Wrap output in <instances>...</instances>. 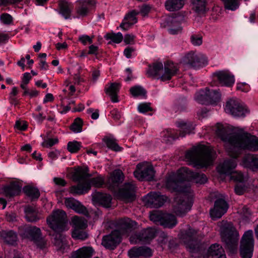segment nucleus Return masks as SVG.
I'll list each match as a JSON object with an SVG mask.
<instances>
[{"label": "nucleus", "mask_w": 258, "mask_h": 258, "mask_svg": "<svg viewBox=\"0 0 258 258\" xmlns=\"http://www.w3.org/2000/svg\"><path fill=\"white\" fill-rule=\"evenodd\" d=\"M183 172L178 170L176 174H172L167 177L165 186L167 189L172 192L187 193L190 187L186 183L188 181V176L197 183L204 184L208 180L204 173L194 172L187 168H183Z\"/></svg>", "instance_id": "nucleus-1"}, {"label": "nucleus", "mask_w": 258, "mask_h": 258, "mask_svg": "<svg viewBox=\"0 0 258 258\" xmlns=\"http://www.w3.org/2000/svg\"><path fill=\"white\" fill-rule=\"evenodd\" d=\"M217 135L224 142L229 144L227 151L229 156L233 159H237L246 150L258 151V138L242 140L236 135H230L227 133L225 127L221 125L216 130Z\"/></svg>", "instance_id": "nucleus-2"}, {"label": "nucleus", "mask_w": 258, "mask_h": 258, "mask_svg": "<svg viewBox=\"0 0 258 258\" xmlns=\"http://www.w3.org/2000/svg\"><path fill=\"white\" fill-rule=\"evenodd\" d=\"M185 156L194 167L203 168L213 165L216 157V153L210 147L200 145L187 151Z\"/></svg>", "instance_id": "nucleus-3"}, {"label": "nucleus", "mask_w": 258, "mask_h": 258, "mask_svg": "<svg viewBox=\"0 0 258 258\" xmlns=\"http://www.w3.org/2000/svg\"><path fill=\"white\" fill-rule=\"evenodd\" d=\"M66 213L62 210H56L53 212L52 215L47 218V222L50 227L56 233L54 237V243L59 247H62L64 244V236L62 232L65 229L67 224Z\"/></svg>", "instance_id": "nucleus-4"}, {"label": "nucleus", "mask_w": 258, "mask_h": 258, "mask_svg": "<svg viewBox=\"0 0 258 258\" xmlns=\"http://www.w3.org/2000/svg\"><path fill=\"white\" fill-rule=\"evenodd\" d=\"M220 234L225 248L230 252L235 253L237 248L239 235L233 224L230 222L223 223L220 227Z\"/></svg>", "instance_id": "nucleus-5"}, {"label": "nucleus", "mask_w": 258, "mask_h": 258, "mask_svg": "<svg viewBox=\"0 0 258 258\" xmlns=\"http://www.w3.org/2000/svg\"><path fill=\"white\" fill-rule=\"evenodd\" d=\"M74 171L72 173V176L74 181L78 182L76 185H72L70 187V192L74 195H81L88 192L91 189L90 183L89 181L84 180V177H90L91 175L88 172L89 168L85 167L82 168L80 166L74 168Z\"/></svg>", "instance_id": "nucleus-6"}, {"label": "nucleus", "mask_w": 258, "mask_h": 258, "mask_svg": "<svg viewBox=\"0 0 258 258\" xmlns=\"http://www.w3.org/2000/svg\"><path fill=\"white\" fill-rule=\"evenodd\" d=\"M221 96L219 90L206 87L197 92L195 98L198 103L202 104H216L220 101Z\"/></svg>", "instance_id": "nucleus-7"}, {"label": "nucleus", "mask_w": 258, "mask_h": 258, "mask_svg": "<svg viewBox=\"0 0 258 258\" xmlns=\"http://www.w3.org/2000/svg\"><path fill=\"white\" fill-rule=\"evenodd\" d=\"M254 249L253 231L248 230L245 231L240 240L239 254L241 258H251Z\"/></svg>", "instance_id": "nucleus-8"}, {"label": "nucleus", "mask_w": 258, "mask_h": 258, "mask_svg": "<svg viewBox=\"0 0 258 258\" xmlns=\"http://www.w3.org/2000/svg\"><path fill=\"white\" fill-rule=\"evenodd\" d=\"M182 61L195 70L203 68L208 64L207 58L205 55L197 54L193 51H190L185 54L182 58Z\"/></svg>", "instance_id": "nucleus-9"}, {"label": "nucleus", "mask_w": 258, "mask_h": 258, "mask_svg": "<svg viewBox=\"0 0 258 258\" xmlns=\"http://www.w3.org/2000/svg\"><path fill=\"white\" fill-rule=\"evenodd\" d=\"M25 237L29 239L40 249H43L46 246V242L42 237L41 229L36 226H28L24 229Z\"/></svg>", "instance_id": "nucleus-10"}, {"label": "nucleus", "mask_w": 258, "mask_h": 258, "mask_svg": "<svg viewBox=\"0 0 258 258\" xmlns=\"http://www.w3.org/2000/svg\"><path fill=\"white\" fill-rule=\"evenodd\" d=\"M151 220L158 222L164 228H172L176 226L177 221L176 217L168 213H152Z\"/></svg>", "instance_id": "nucleus-11"}, {"label": "nucleus", "mask_w": 258, "mask_h": 258, "mask_svg": "<svg viewBox=\"0 0 258 258\" xmlns=\"http://www.w3.org/2000/svg\"><path fill=\"white\" fill-rule=\"evenodd\" d=\"M73 230L72 236L76 239L85 240L88 237V234L85 231L87 225L85 222L77 216L73 217L72 220Z\"/></svg>", "instance_id": "nucleus-12"}, {"label": "nucleus", "mask_w": 258, "mask_h": 258, "mask_svg": "<svg viewBox=\"0 0 258 258\" xmlns=\"http://www.w3.org/2000/svg\"><path fill=\"white\" fill-rule=\"evenodd\" d=\"M225 109L233 116L238 117L245 116L247 111L239 100L235 99H230L227 101Z\"/></svg>", "instance_id": "nucleus-13"}, {"label": "nucleus", "mask_w": 258, "mask_h": 258, "mask_svg": "<svg viewBox=\"0 0 258 258\" xmlns=\"http://www.w3.org/2000/svg\"><path fill=\"white\" fill-rule=\"evenodd\" d=\"M229 204L224 198H217L214 204V207L210 210V215L213 219H219L227 211Z\"/></svg>", "instance_id": "nucleus-14"}, {"label": "nucleus", "mask_w": 258, "mask_h": 258, "mask_svg": "<svg viewBox=\"0 0 258 258\" xmlns=\"http://www.w3.org/2000/svg\"><path fill=\"white\" fill-rule=\"evenodd\" d=\"M121 241L120 232L117 230H113L109 234L102 238V244L106 249H114Z\"/></svg>", "instance_id": "nucleus-15"}, {"label": "nucleus", "mask_w": 258, "mask_h": 258, "mask_svg": "<svg viewBox=\"0 0 258 258\" xmlns=\"http://www.w3.org/2000/svg\"><path fill=\"white\" fill-rule=\"evenodd\" d=\"M213 76L216 77L218 84L221 86L230 87L235 82L234 75L224 71L215 72L213 73Z\"/></svg>", "instance_id": "nucleus-16"}, {"label": "nucleus", "mask_w": 258, "mask_h": 258, "mask_svg": "<svg viewBox=\"0 0 258 258\" xmlns=\"http://www.w3.org/2000/svg\"><path fill=\"white\" fill-rule=\"evenodd\" d=\"M157 233L156 229L149 227L136 233L134 237L139 242L149 243L157 236Z\"/></svg>", "instance_id": "nucleus-17"}, {"label": "nucleus", "mask_w": 258, "mask_h": 258, "mask_svg": "<svg viewBox=\"0 0 258 258\" xmlns=\"http://www.w3.org/2000/svg\"><path fill=\"white\" fill-rule=\"evenodd\" d=\"M184 243L189 252L197 253L200 251L197 238L194 236V231L189 230L185 233Z\"/></svg>", "instance_id": "nucleus-18"}, {"label": "nucleus", "mask_w": 258, "mask_h": 258, "mask_svg": "<svg viewBox=\"0 0 258 258\" xmlns=\"http://www.w3.org/2000/svg\"><path fill=\"white\" fill-rule=\"evenodd\" d=\"M134 185L131 183H125L123 188L119 189L117 195L120 199L126 202H133L135 200Z\"/></svg>", "instance_id": "nucleus-19"}, {"label": "nucleus", "mask_w": 258, "mask_h": 258, "mask_svg": "<svg viewBox=\"0 0 258 258\" xmlns=\"http://www.w3.org/2000/svg\"><path fill=\"white\" fill-rule=\"evenodd\" d=\"M147 203L155 208L161 207L167 199L166 196L161 195L160 192H150L147 194Z\"/></svg>", "instance_id": "nucleus-20"}, {"label": "nucleus", "mask_w": 258, "mask_h": 258, "mask_svg": "<svg viewBox=\"0 0 258 258\" xmlns=\"http://www.w3.org/2000/svg\"><path fill=\"white\" fill-rule=\"evenodd\" d=\"M128 255L130 258L149 257L152 256L153 251L151 248L146 246H135L128 251Z\"/></svg>", "instance_id": "nucleus-21"}, {"label": "nucleus", "mask_w": 258, "mask_h": 258, "mask_svg": "<svg viewBox=\"0 0 258 258\" xmlns=\"http://www.w3.org/2000/svg\"><path fill=\"white\" fill-rule=\"evenodd\" d=\"M179 72V69L173 62L167 61L164 63V73L160 77V79L162 82L170 81Z\"/></svg>", "instance_id": "nucleus-22"}, {"label": "nucleus", "mask_w": 258, "mask_h": 258, "mask_svg": "<svg viewBox=\"0 0 258 258\" xmlns=\"http://www.w3.org/2000/svg\"><path fill=\"white\" fill-rule=\"evenodd\" d=\"M22 186L16 181H12L2 188V192L7 198H12L18 196L21 192Z\"/></svg>", "instance_id": "nucleus-23"}, {"label": "nucleus", "mask_w": 258, "mask_h": 258, "mask_svg": "<svg viewBox=\"0 0 258 258\" xmlns=\"http://www.w3.org/2000/svg\"><path fill=\"white\" fill-rule=\"evenodd\" d=\"M112 199L110 195L100 192H97L92 196L93 202L104 208L110 207Z\"/></svg>", "instance_id": "nucleus-24"}, {"label": "nucleus", "mask_w": 258, "mask_h": 258, "mask_svg": "<svg viewBox=\"0 0 258 258\" xmlns=\"http://www.w3.org/2000/svg\"><path fill=\"white\" fill-rule=\"evenodd\" d=\"M204 258H226V256L222 246L214 243L209 247Z\"/></svg>", "instance_id": "nucleus-25"}, {"label": "nucleus", "mask_w": 258, "mask_h": 258, "mask_svg": "<svg viewBox=\"0 0 258 258\" xmlns=\"http://www.w3.org/2000/svg\"><path fill=\"white\" fill-rule=\"evenodd\" d=\"M120 88V84L117 82L110 83L106 84L104 88L105 93L110 97L113 103L119 101L118 93Z\"/></svg>", "instance_id": "nucleus-26"}, {"label": "nucleus", "mask_w": 258, "mask_h": 258, "mask_svg": "<svg viewBox=\"0 0 258 258\" xmlns=\"http://www.w3.org/2000/svg\"><path fill=\"white\" fill-rule=\"evenodd\" d=\"M155 173V171L154 168L152 166H149L141 171H135L134 175L140 180L152 181L154 180Z\"/></svg>", "instance_id": "nucleus-27"}, {"label": "nucleus", "mask_w": 258, "mask_h": 258, "mask_svg": "<svg viewBox=\"0 0 258 258\" xmlns=\"http://www.w3.org/2000/svg\"><path fill=\"white\" fill-rule=\"evenodd\" d=\"M164 27H170L168 32L170 34H177L180 31V23L177 20L176 18L168 17L164 19L163 23Z\"/></svg>", "instance_id": "nucleus-28"}, {"label": "nucleus", "mask_w": 258, "mask_h": 258, "mask_svg": "<svg viewBox=\"0 0 258 258\" xmlns=\"http://www.w3.org/2000/svg\"><path fill=\"white\" fill-rule=\"evenodd\" d=\"M236 166V163L235 161L228 159L225 160L222 165L218 167V170L221 174L229 175L233 172V170Z\"/></svg>", "instance_id": "nucleus-29"}, {"label": "nucleus", "mask_w": 258, "mask_h": 258, "mask_svg": "<svg viewBox=\"0 0 258 258\" xmlns=\"http://www.w3.org/2000/svg\"><path fill=\"white\" fill-rule=\"evenodd\" d=\"M193 205L191 199L187 200H181L176 208V214L179 216H183L190 210Z\"/></svg>", "instance_id": "nucleus-30"}, {"label": "nucleus", "mask_w": 258, "mask_h": 258, "mask_svg": "<svg viewBox=\"0 0 258 258\" xmlns=\"http://www.w3.org/2000/svg\"><path fill=\"white\" fill-rule=\"evenodd\" d=\"M244 166L253 170H258V155H245L242 159Z\"/></svg>", "instance_id": "nucleus-31"}, {"label": "nucleus", "mask_w": 258, "mask_h": 258, "mask_svg": "<svg viewBox=\"0 0 258 258\" xmlns=\"http://www.w3.org/2000/svg\"><path fill=\"white\" fill-rule=\"evenodd\" d=\"M94 250L92 247L84 246L73 251L71 258H90Z\"/></svg>", "instance_id": "nucleus-32"}, {"label": "nucleus", "mask_w": 258, "mask_h": 258, "mask_svg": "<svg viewBox=\"0 0 258 258\" xmlns=\"http://www.w3.org/2000/svg\"><path fill=\"white\" fill-rule=\"evenodd\" d=\"M188 101L186 97L180 96L174 102L173 110L175 112H185L187 110Z\"/></svg>", "instance_id": "nucleus-33"}, {"label": "nucleus", "mask_w": 258, "mask_h": 258, "mask_svg": "<svg viewBox=\"0 0 258 258\" xmlns=\"http://www.w3.org/2000/svg\"><path fill=\"white\" fill-rule=\"evenodd\" d=\"M92 5V1L89 0L81 4L77 9V15L74 18L79 19L81 17H86L90 12Z\"/></svg>", "instance_id": "nucleus-34"}, {"label": "nucleus", "mask_w": 258, "mask_h": 258, "mask_svg": "<svg viewBox=\"0 0 258 258\" xmlns=\"http://www.w3.org/2000/svg\"><path fill=\"white\" fill-rule=\"evenodd\" d=\"M185 2V0H166L165 7L169 12L177 11L183 7Z\"/></svg>", "instance_id": "nucleus-35"}, {"label": "nucleus", "mask_w": 258, "mask_h": 258, "mask_svg": "<svg viewBox=\"0 0 258 258\" xmlns=\"http://www.w3.org/2000/svg\"><path fill=\"white\" fill-rule=\"evenodd\" d=\"M124 179V176L121 170H115L111 176V183L110 186L112 188L118 186L123 182Z\"/></svg>", "instance_id": "nucleus-36"}, {"label": "nucleus", "mask_w": 258, "mask_h": 258, "mask_svg": "<svg viewBox=\"0 0 258 258\" xmlns=\"http://www.w3.org/2000/svg\"><path fill=\"white\" fill-rule=\"evenodd\" d=\"M24 193L32 201L37 200L40 195V191L38 188L30 185H27L23 187Z\"/></svg>", "instance_id": "nucleus-37"}, {"label": "nucleus", "mask_w": 258, "mask_h": 258, "mask_svg": "<svg viewBox=\"0 0 258 258\" xmlns=\"http://www.w3.org/2000/svg\"><path fill=\"white\" fill-rule=\"evenodd\" d=\"M25 218L28 222H35L39 220L38 211L33 207L28 206L25 208Z\"/></svg>", "instance_id": "nucleus-38"}, {"label": "nucleus", "mask_w": 258, "mask_h": 258, "mask_svg": "<svg viewBox=\"0 0 258 258\" xmlns=\"http://www.w3.org/2000/svg\"><path fill=\"white\" fill-rule=\"evenodd\" d=\"M103 141L108 149L113 151L120 152L123 150V148L119 146L116 142V140L112 136L104 137L103 139Z\"/></svg>", "instance_id": "nucleus-39"}, {"label": "nucleus", "mask_w": 258, "mask_h": 258, "mask_svg": "<svg viewBox=\"0 0 258 258\" xmlns=\"http://www.w3.org/2000/svg\"><path fill=\"white\" fill-rule=\"evenodd\" d=\"M195 11L198 14H204L207 11L206 0H192Z\"/></svg>", "instance_id": "nucleus-40"}, {"label": "nucleus", "mask_w": 258, "mask_h": 258, "mask_svg": "<svg viewBox=\"0 0 258 258\" xmlns=\"http://www.w3.org/2000/svg\"><path fill=\"white\" fill-rule=\"evenodd\" d=\"M161 243L163 245H166L168 249L171 252L174 251L178 246L175 239L169 237L165 234H164Z\"/></svg>", "instance_id": "nucleus-41"}, {"label": "nucleus", "mask_w": 258, "mask_h": 258, "mask_svg": "<svg viewBox=\"0 0 258 258\" xmlns=\"http://www.w3.org/2000/svg\"><path fill=\"white\" fill-rule=\"evenodd\" d=\"M131 94L134 98L144 97L147 96V91L141 86L136 85L130 89Z\"/></svg>", "instance_id": "nucleus-42"}, {"label": "nucleus", "mask_w": 258, "mask_h": 258, "mask_svg": "<svg viewBox=\"0 0 258 258\" xmlns=\"http://www.w3.org/2000/svg\"><path fill=\"white\" fill-rule=\"evenodd\" d=\"M104 37L106 40H110L112 42L117 44L120 43L123 39V35L120 32L116 33L113 31L110 33H107Z\"/></svg>", "instance_id": "nucleus-43"}, {"label": "nucleus", "mask_w": 258, "mask_h": 258, "mask_svg": "<svg viewBox=\"0 0 258 258\" xmlns=\"http://www.w3.org/2000/svg\"><path fill=\"white\" fill-rule=\"evenodd\" d=\"M121 227L124 229L126 231H131L135 229L137 225V223L132 220L130 218L121 219L120 220Z\"/></svg>", "instance_id": "nucleus-44"}, {"label": "nucleus", "mask_w": 258, "mask_h": 258, "mask_svg": "<svg viewBox=\"0 0 258 258\" xmlns=\"http://www.w3.org/2000/svg\"><path fill=\"white\" fill-rule=\"evenodd\" d=\"M229 176L230 179L236 183L245 182L247 180L243 173L240 171H234L229 174Z\"/></svg>", "instance_id": "nucleus-45"}, {"label": "nucleus", "mask_w": 258, "mask_h": 258, "mask_svg": "<svg viewBox=\"0 0 258 258\" xmlns=\"http://www.w3.org/2000/svg\"><path fill=\"white\" fill-rule=\"evenodd\" d=\"M83 120L80 117L75 118L70 126V129L74 133H81L82 131Z\"/></svg>", "instance_id": "nucleus-46"}, {"label": "nucleus", "mask_w": 258, "mask_h": 258, "mask_svg": "<svg viewBox=\"0 0 258 258\" xmlns=\"http://www.w3.org/2000/svg\"><path fill=\"white\" fill-rule=\"evenodd\" d=\"M163 69V65L161 62H156L153 64L152 67H150L148 73L151 76L156 77L159 75V72Z\"/></svg>", "instance_id": "nucleus-47"}, {"label": "nucleus", "mask_w": 258, "mask_h": 258, "mask_svg": "<svg viewBox=\"0 0 258 258\" xmlns=\"http://www.w3.org/2000/svg\"><path fill=\"white\" fill-rule=\"evenodd\" d=\"M175 123L176 126L182 130L180 132V136L183 137L186 134L189 133L190 131V126L186 122L183 120H179L177 121Z\"/></svg>", "instance_id": "nucleus-48"}, {"label": "nucleus", "mask_w": 258, "mask_h": 258, "mask_svg": "<svg viewBox=\"0 0 258 258\" xmlns=\"http://www.w3.org/2000/svg\"><path fill=\"white\" fill-rule=\"evenodd\" d=\"M164 139L167 143H171L173 141L178 138V134L172 129H167L164 134Z\"/></svg>", "instance_id": "nucleus-49"}, {"label": "nucleus", "mask_w": 258, "mask_h": 258, "mask_svg": "<svg viewBox=\"0 0 258 258\" xmlns=\"http://www.w3.org/2000/svg\"><path fill=\"white\" fill-rule=\"evenodd\" d=\"M81 143L77 141H70L67 144V150L71 153H76L81 149Z\"/></svg>", "instance_id": "nucleus-50"}, {"label": "nucleus", "mask_w": 258, "mask_h": 258, "mask_svg": "<svg viewBox=\"0 0 258 258\" xmlns=\"http://www.w3.org/2000/svg\"><path fill=\"white\" fill-rule=\"evenodd\" d=\"M89 181L90 183V186L92 185L95 187H102L105 183L104 179L100 175L97 177H93L90 180H86Z\"/></svg>", "instance_id": "nucleus-51"}, {"label": "nucleus", "mask_w": 258, "mask_h": 258, "mask_svg": "<svg viewBox=\"0 0 258 258\" xmlns=\"http://www.w3.org/2000/svg\"><path fill=\"white\" fill-rule=\"evenodd\" d=\"M60 13L65 19H68L71 17V10L67 4H62L60 6Z\"/></svg>", "instance_id": "nucleus-52"}, {"label": "nucleus", "mask_w": 258, "mask_h": 258, "mask_svg": "<svg viewBox=\"0 0 258 258\" xmlns=\"http://www.w3.org/2000/svg\"><path fill=\"white\" fill-rule=\"evenodd\" d=\"M138 110L140 113L146 114L149 112L152 111V109L150 106V103H143L139 104L138 106Z\"/></svg>", "instance_id": "nucleus-53"}, {"label": "nucleus", "mask_w": 258, "mask_h": 258, "mask_svg": "<svg viewBox=\"0 0 258 258\" xmlns=\"http://www.w3.org/2000/svg\"><path fill=\"white\" fill-rule=\"evenodd\" d=\"M139 14V13L136 10H132L128 13L124 17V21H132V23L135 24L137 22L136 16Z\"/></svg>", "instance_id": "nucleus-54"}, {"label": "nucleus", "mask_w": 258, "mask_h": 258, "mask_svg": "<svg viewBox=\"0 0 258 258\" xmlns=\"http://www.w3.org/2000/svg\"><path fill=\"white\" fill-rule=\"evenodd\" d=\"M246 186L245 182L236 183L235 187V192L238 195H242L245 191Z\"/></svg>", "instance_id": "nucleus-55"}, {"label": "nucleus", "mask_w": 258, "mask_h": 258, "mask_svg": "<svg viewBox=\"0 0 258 258\" xmlns=\"http://www.w3.org/2000/svg\"><path fill=\"white\" fill-rule=\"evenodd\" d=\"M58 143V139L57 138H48L45 140L42 143V146L46 148H50Z\"/></svg>", "instance_id": "nucleus-56"}, {"label": "nucleus", "mask_w": 258, "mask_h": 258, "mask_svg": "<svg viewBox=\"0 0 258 258\" xmlns=\"http://www.w3.org/2000/svg\"><path fill=\"white\" fill-rule=\"evenodd\" d=\"M78 40L83 45H86L88 44H91L93 43V37H91L89 35L86 34L80 35L79 37Z\"/></svg>", "instance_id": "nucleus-57"}, {"label": "nucleus", "mask_w": 258, "mask_h": 258, "mask_svg": "<svg viewBox=\"0 0 258 258\" xmlns=\"http://www.w3.org/2000/svg\"><path fill=\"white\" fill-rule=\"evenodd\" d=\"M110 114L112 118L116 121L119 122L120 124V120L121 118L122 113L117 108H113L110 111Z\"/></svg>", "instance_id": "nucleus-58"}, {"label": "nucleus", "mask_w": 258, "mask_h": 258, "mask_svg": "<svg viewBox=\"0 0 258 258\" xmlns=\"http://www.w3.org/2000/svg\"><path fill=\"white\" fill-rule=\"evenodd\" d=\"M73 210L79 214H85L87 213V210L86 207L78 201L74 207Z\"/></svg>", "instance_id": "nucleus-59"}, {"label": "nucleus", "mask_w": 258, "mask_h": 258, "mask_svg": "<svg viewBox=\"0 0 258 258\" xmlns=\"http://www.w3.org/2000/svg\"><path fill=\"white\" fill-rule=\"evenodd\" d=\"M0 20L4 24L6 25H9L13 22L12 16L8 13L2 14L0 16Z\"/></svg>", "instance_id": "nucleus-60"}, {"label": "nucleus", "mask_w": 258, "mask_h": 258, "mask_svg": "<svg viewBox=\"0 0 258 258\" xmlns=\"http://www.w3.org/2000/svg\"><path fill=\"white\" fill-rule=\"evenodd\" d=\"M190 41L195 46H199L202 44V36L193 34L190 37Z\"/></svg>", "instance_id": "nucleus-61"}, {"label": "nucleus", "mask_w": 258, "mask_h": 258, "mask_svg": "<svg viewBox=\"0 0 258 258\" xmlns=\"http://www.w3.org/2000/svg\"><path fill=\"white\" fill-rule=\"evenodd\" d=\"M6 238H9L10 239V241L11 242H10L8 241H7L9 243H13L14 242H16V238H17V234L15 232H14L13 230H10L8 231L6 234Z\"/></svg>", "instance_id": "nucleus-62"}, {"label": "nucleus", "mask_w": 258, "mask_h": 258, "mask_svg": "<svg viewBox=\"0 0 258 258\" xmlns=\"http://www.w3.org/2000/svg\"><path fill=\"white\" fill-rule=\"evenodd\" d=\"M77 202L78 201L75 200L74 198H69L66 199L64 204L68 208L73 210Z\"/></svg>", "instance_id": "nucleus-63"}, {"label": "nucleus", "mask_w": 258, "mask_h": 258, "mask_svg": "<svg viewBox=\"0 0 258 258\" xmlns=\"http://www.w3.org/2000/svg\"><path fill=\"white\" fill-rule=\"evenodd\" d=\"M236 88L243 92H247L250 90V86L246 83H238Z\"/></svg>", "instance_id": "nucleus-64"}]
</instances>
